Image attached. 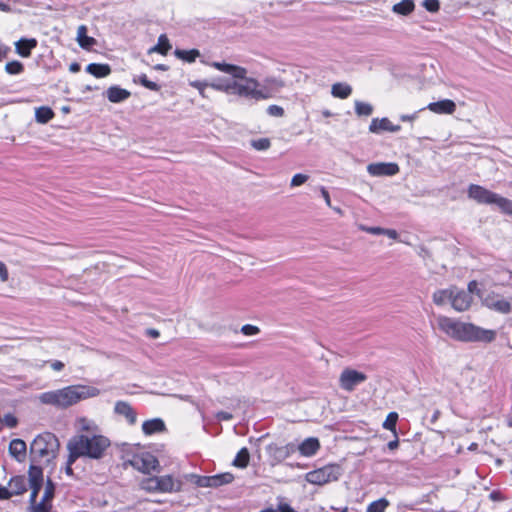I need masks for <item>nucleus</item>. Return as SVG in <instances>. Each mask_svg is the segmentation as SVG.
<instances>
[{"label": "nucleus", "instance_id": "6", "mask_svg": "<svg viewBox=\"0 0 512 512\" xmlns=\"http://www.w3.org/2000/svg\"><path fill=\"white\" fill-rule=\"evenodd\" d=\"M182 482L171 475L144 478L140 487L146 492L172 493L181 489Z\"/></svg>", "mask_w": 512, "mask_h": 512}, {"label": "nucleus", "instance_id": "10", "mask_svg": "<svg viewBox=\"0 0 512 512\" xmlns=\"http://www.w3.org/2000/svg\"><path fill=\"white\" fill-rule=\"evenodd\" d=\"M482 304L487 308L502 314H508L512 310L510 301L500 297L494 292H487L482 297Z\"/></svg>", "mask_w": 512, "mask_h": 512}, {"label": "nucleus", "instance_id": "21", "mask_svg": "<svg viewBox=\"0 0 512 512\" xmlns=\"http://www.w3.org/2000/svg\"><path fill=\"white\" fill-rule=\"evenodd\" d=\"M37 44L38 42L35 38H21L15 42L16 53L23 58H28Z\"/></svg>", "mask_w": 512, "mask_h": 512}, {"label": "nucleus", "instance_id": "51", "mask_svg": "<svg viewBox=\"0 0 512 512\" xmlns=\"http://www.w3.org/2000/svg\"><path fill=\"white\" fill-rule=\"evenodd\" d=\"M241 331L246 336H253L259 333V328L254 325L246 324L242 326Z\"/></svg>", "mask_w": 512, "mask_h": 512}, {"label": "nucleus", "instance_id": "26", "mask_svg": "<svg viewBox=\"0 0 512 512\" xmlns=\"http://www.w3.org/2000/svg\"><path fill=\"white\" fill-rule=\"evenodd\" d=\"M86 72L96 78H104L111 73V68L108 64L90 63L86 67Z\"/></svg>", "mask_w": 512, "mask_h": 512}, {"label": "nucleus", "instance_id": "42", "mask_svg": "<svg viewBox=\"0 0 512 512\" xmlns=\"http://www.w3.org/2000/svg\"><path fill=\"white\" fill-rule=\"evenodd\" d=\"M398 420V414L396 412H390L384 423L383 428L392 431L394 434H396V423Z\"/></svg>", "mask_w": 512, "mask_h": 512}, {"label": "nucleus", "instance_id": "45", "mask_svg": "<svg viewBox=\"0 0 512 512\" xmlns=\"http://www.w3.org/2000/svg\"><path fill=\"white\" fill-rule=\"evenodd\" d=\"M29 486L31 489V493H30V497H29V503H30V507H31L32 504L35 503L38 493L43 486V483H29Z\"/></svg>", "mask_w": 512, "mask_h": 512}, {"label": "nucleus", "instance_id": "62", "mask_svg": "<svg viewBox=\"0 0 512 512\" xmlns=\"http://www.w3.org/2000/svg\"><path fill=\"white\" fill-rule=\"evenodd\" d=\"M11 497V491L7 487H0V499H9Z\"/></svg>", "mask_w": 512, "mask_h": 512}, {"label": "nucleus", "instance_id": "59", "mask_svg": "<svg viewBox=\"0 0 512 512\" xmlns=\"http://www.w3.org/2000/svg\"><path fill=\"white\" fill-rule=\"evenodd\" d=\"M50 366L54 371H61L64 368V363L59 360L50 362Z\"/></svg>", "mask_w": 512, "mask_h": 512}, {"label": "nucleus", "instance_id": "29", "mask_svg": "<svg viewBox=\"0 0 512 512\" xmlns=\"http://www.w3.org/2000/svg\"><path fill=\"white\" fill-rule=\"evenodd\" d=\"M171 49V44L166 34H161L158 37V42L155 46L151 47L148 51L149 54L157 52L162 55H166Z\"/></svg>", "mask_w": 512, "mask_h": 512}, {"label": "nucleus", "instance_id": "3", "mask_svg": "<svg viewBox=\"0 0 512 512\" xmlns=\"http://www.w3.org/2000/svg\"><path fill=\"white\" fill-rule=\"evenodd\" d=\"M100 390L89 385H70L62 389L44 392L39 395L41 403L57 408H68L80 400L96 397Z\"/></svg>", "mask_w": 512, "mask_h": 512}, {"label": "nucleus", "instance_id": "60", "mask_svg": "<svg viewBox=\"0 0 512 512\" xmlns=\"http://www.w3.org/2000/svg\"><path fill=\"white\" fill-rule=\"evenodd\" d=\"M417 118V112L413 113V114H403L400 116V120L403 121V122H412L414 121L415 119Z\"/></svg>", "mask_w": 512, "mask_h": 512}, {"label": "nucleus", "instance_id": "32", "mask_svg": "<svg viewBox=\"0 0 512 512\" xmlns=\"http://www.w3.org/2000/svg\"><path fill=\"white\" fill-rule=\"evenodd\" d=\"M77 424L81 431L87 432L89 435L100 434V429L93 420L83 417L77 420Z\"/></svg>", "mask_w": 512, "mask_h": 512}, {"label": "nucleus", "instance_id": "19", "mask_svg": "<svg viewBox=\"0 0 512 512\" xmlns=\"http://www.w3.org/2000/svg\"><path fill=\"white\" fill-rule=\"evenodd\" d=\"M320 449V442L318 438L309 437L301 442L298 446L296 445V451L304 457L314 456Z\"/></svg>", "mask_w": 512, "mask_h": 512}, {"label": "nucleus", "instance_id": "35", "mask_svg": "<svg viewBox=\"0 0 512 512\" xmlns=\"http://www.w3.org/2000/svg\"><path fill=\"white\" fill-rule=\"evenodd\" d=\"M54 117V112L47 106H41L35 111V118L38 123H48Z\"/></svg>", "mask_w": 512, "mask_h": 512}, {"label": "nucleus", "instance_id": "18", "mask_svg": "<svg viewBox=\"0 0 512 512\" xmlns=\"http://www.w3.org/2000/svg\"><path fill=\"white\" fill-rule=\"evenodd\" d=\"M114 412L123 416L130 425H134L137 421V413L126 401H117L114 406Z\"/></svg>", "mask_w": 512, "mask_h": 512}, {"label": "nucleus", "instance_id": "24", "mask_svg": "<svg viewBox=\"0 0 512 512\" xmlns=\"http://www.w3.org/2000/svg\"><path fill=\"white\" fill-rule=\"evenodd\" d=\"M8 490L11 491V497L13 495H21L27 490V480L25 476L12 477L8 483Z\"/></svg>", "mask_w": 512, "mask_h": 512}, {"label": "nucleus", "instance_id": "27", "mask_svg": "<svg viewBox=\"0 0 512 512\" xmlns=\"http://www.w3.org/2000/svg\"><path fill=\"white\" fill-rule=\"evenodd\" d=\"M77 42L80 47L89 49L96 43V40L93 37L87 36V27L85 25H80L77 29Z\"/></svg>", "mask_w": 512, "mask_h": 512}, {"label": "nucleus", "instance_id": "14", "mask_svg": "<svg viewBox=\"0 0 512 512\" xmlns=\"http://www.w3.org/2000/svg\"><path fill=\"white\" fill-rule=\"evenodd\" d=\"M468 197L479 204L492 205L495 193L477 184H471L468 187Z\"/></svg>", "mask_w": 512, "mask_h": 512}, {"label": "nucleus", "instance_id": "4", "mask_svg": "<svg viewBox=\"0 0 512 512\" xmlns=\"http://www.w3.org/2000/svg\"><path fill=\"white\" fill-rule=\"evenodd\" d=\"M110 444V440L101 434L75 435L67 443L70 461H76L80 457L101 459Z\"/></svg>", "mask_w": 512, "mask_h": 512}, {"label": "nucleus", "instance_id": "1", "mask_svg": "<svg viewBox=\"0 0 512 512\" xmlns=\"http://www.w3.org/2000/svg\"><path fill=\"white\" fill-rule=\"evenodd\" d=\"M211 66L223 73L231 75L233 80L232 94L240 97L251 98L256 101L272 97L268 89L259 88V82L255 78L247 77V70L244 67L225 62H212Z\"/></svg>", "mask_w": 512, "mask_h": 512}, {"label": "nucleus", "instance_id": "53", "mask_svg": "<svg viewBox=\"0 0 512 512\" xmlns=\"http://www.w3.org/2000/svg\"><path fill=\"white\" fill-rule=\"evenodd\" d=\"M9 278L8 269L4 262L0 261V280L6 282Z\"/></svg>", "mask_w": 512, "mask_h": 512}, {"label": "nucleus", "instance_id": "15", "mask_svg": "<svg viewBox=\"0 0 512 512\" xmlns=\"http://www.w3.org/2000/svg\"><path fill=\"white\" fill-rule=\"evenodd\" d=\"M267 451L273 460L282 462L296 452V444L292 442L284 446L271 444L267 447Z\"/></svg>", "mask_w": 512, "mask_h": 512}, {"label": "nucleus", "instance_id": "40", "mask_svg": "<svg viewBox=\"0 0 512 512\" xmlns=\"http://www.w3.org/2000/svg\"><path fill=\"white\" fill-rule=\"evenodd\" d=\"M389 506V501L386 498H380L370 503L367 507L366 512H385Z\"/></svg>", "mask_w": 512, "mask_h": 512}, {"label": "nucleus", "instance_id": "41", "mask_svg": "<svg viewBox=\"0 0 512 512\" xmlns=\"http://www.w3.org/2000/svg\"><path fill=\"white\" fill-rule=\"evenodd\" d=\"M24 66L20 61L14 60L6 63L5 71L10 75H18L22 73Z\"/></svg>", "mask_w": 512, "mask_h": 512}, {"label": "nucleus", "instance_id": "52", "mask_svg": "<svg viewBox=\"0 0 512 512\" xmlns=\"http://www.w3.org/2000/svg\"><path fill=\"white\" fill-rule=\"evenodd\" d=\"M265 83L269 86H273L275 88H282L285 86V83L282 79L270 77L265 79Z\"/></svg>", "mask_w": 512, "mask_h": 512}, {"label": "nucleus", "instance_id": "28", "mask_svg": "<svg viewBox=\"0 0 512 512\" xmlns=\"http://www.w3.org/2000/svg\"><path fill=\"white\" fill-rule=\"evenodd\" d=\"M351 93L352 87L347 83L338 82L332 85L331 94L335 98L346 99L351 95Z\"/></svg>", "mask_w": 512, "mask_h": 512}, {"label": "nucleus", "instance_id": "5", "mask_svg": "<svg viewBox=\"0 0 512 512\" xmlns=\"http://www.w3.org/2000/svg\"><path fill=\"white\" fill-rule=\"evenodd\" d=\"M60 448L58 438L50 432L37 435L30 444V457L33 463L50 464L57 457Z\"/></svg>", "mask_w": 512, "mask_h": 512}, {"label": "nucleus", "instance_id": "50", "mask_svg": "<svg viewBox=\"0 0 512 512\" xmlns=\"http://www.w3.org/2000/svg\"><path fill=\"white\" fill-rule=\"evenodd\" d=\"M267 113L273 117H282L284 115V109L279 105H270L267 108Z\"/></svg>", "mask_w": 512, "mask_h": 512}, {"label": "nucleus", "instance_id": "36", "mask_svg": "<svg viewBox=\"0 0 512 512\" xmlns=\"http://www.w3.org/2000/svg\"><path fill=\"white\" fill-rule=\"evenodd\" d=\"M210 87L217 91L225 92L227 94H232L233 90V80H227V79H218L213 81L210 84Z\"/></svg>", "mask_w": 512, "mask_h": 512}, {"label": "nucleus", "instance_id": "43", "mask_svg": "<svg viewBox=\"0 0 512 512\" xmlns=\"http://www.w3.org/2000/svg\"><path fill=\"white\" fill-rule=\"evenodd\" d=\"M134 82L140 83L142 86H144L145 88H147L151 91H159L160 90V86L157 83L150 81L145 74H141L138 77V80L134 79Z\"/></svg>", "mask_w": 512, "mask_h": 512}, {"label": "nucleus", "instance_id": "55", "mask_svg": "<svg viewBox=\"0 0 512 512\" xmlns=\"http://www.w3.org/2000/svg\"><path fill=\"white\" fill-rule=\"evenodd\" d=\"M216 418L220 421H229L233 418V415L226 411H219L216 414Z\"/></svg>", "mask_w": 512, "mask_h": 512}, {"label": "nucleus", "instance_id": "8", "mask_svg": "<svg viewBox=\"0 0 512 512\" xmlns=\"http://www.w3.org/2000/svg\"><path fill=\"white\" fill-rule=\"evenodd\" d=\"M128 463L134 469L145 474H150L152 471L157 470L159 466L158 459L148 452L133 455L132 458L128 460Z\"/></svg>", "mask_w": 512, "mask_h": 512}, {"label": "nucleus", "instance_id": "17", "mask_svg": "<svg viewBox=\"0 0 512 512\" xmlns=\"http://www.w3.org/2000/svg\"><path fill=\"white\" fill-rule=\"evenodd\" d=\"M401 126L400 125H394L392 122L384 117V118H373L371 120V123L369 125V131L371 133L378 134L381 131H389V132H398L400 131Z\"/></svg>", "mask_w": 512, "mask_h": 512}, {"label": "nucleus", "instance_id": "39", "mask_svg": "<svg viewBox=\"0 0 512 512\" xmlns=\"http://www.w3.org/2000/svg\"><path fill=\"white\" fill-rule=\"evenodd\" d=\"M29 483H43L42 468L31 464L28 471Z\"/></svg>", "mask_w": 512, "mask_h": 512}, {"label": "nucleus", "instance_id": "56", "mask_svg": "<svg viewBox=\"0 0 512 512\" xmlns=\"http://www.w3.org/2000/svg\"><path fill=\"white\" fill-rule=\"evenodd\" d=\"M320 192H321V195H322V197H323V199H324V201H325L326 205H327L328 207H331V208H332L331 200H330V195H329L328 190H327L325 187L321 186V187H320Z\"/></svg>", "mask_w": 512, "mask_h": 512}, {"label": "nucleus", "instance_id": "20", "mask_svg": "<svg viewBox=\"0 0 512 512\" xmlns=\"http://www.w3.org/2000/svg\"><path fill=\"white\" fill-rule=\"evenodd\" d=\"M427 109L436 114H453L456 110V104L450 99H444L429 103Z\"/></svg>", "mask_w": 512, "mask_h": 512}, {"label": "nucleus", "instance_id": "16", "mask_svg": "<svg viewBox=\"0 0 512 512\" xmlns=\"http://www.w3.org/2000/svg\"><path fill=\"white\" fill-rule=\"evenodd\" d=\"M472 303V296L464 290H460L457 287H453V293L451 298L452 307L458 311H466Z\"/></svg>", "mask_w": 512, "mask_h": 512}, {"label": "nucleus", "instance_id": "61", "mask_svg": "<svg viewBox=\"0 0 512 512\" xmlns=\"http://www.w3.org/2000/svg\"><path fill=\"white\" fill-rule=\"evenodd\" d=\"M382 235H386V236H388L391 239H397V237H398L397 231L393 230V229H385V228H383Z\"/></svg>", "mask_w": 512, "mask_h": 512}, {"label": "nucleus", "instance_id": "12", "mask_svg": "<svg viewBox=\"0 0 512 512\" xmlns=\"http://www.w3.org/2000/svg\"><path fill=\"white\" fill-rule=\"evenodd\" d=\"M234 480L231 473H222L213 476H198L196 484L199 487H212L217 488L224 484H229Z\"/></svg>", "mask_w": 512, "mask_h": 512}, {"label": "nucleus", "instance_id": "13", "mask_svg": "<svg viewBox=\"0 0 512 512\" xmlns=\"http://www.w3.org/2000/svg\"><path fill=\"white\" fill-rule=\"evenodd\" d=\"M367 172L373 177L394 176L399 172V166L393 162H377L367 166Z\"/></svg>", "mask_w": 512, "mask_h": 512}, {"label": "nucleus", "instance_id": "22", "mask_svg": "<svg viewBox=\"0 0 512 512\" xmlns=\"http://www.w3.org/2000/svg\"><path fill=\"white\" fill-rule=\"evenodd\" d=\"M9 453L17 461L22 462L26 458L27 445L22 439H13L9 444Z\"/></svg>", "mask_w": 512, "mask_h": 512}, {"label": "nucleus", "instance_id": "38", "mask_svg": "<svg viewBox=\"0 0 512 512\" xmlns=\"http://www.w3.org/2000/svg\"><path fill=\"white\" fill-rule=\"evenodd\" d=\"M355 113L357 116H370L373 113V106L370 103L355 101Z\"/></svg>", "mask_w": 512, "mask_h": 512}, {"label": "nucleus", "instance_id": "31", "mask_svg": "<svg viewBox=\"0 0 512 512\" xmlns=\"http://www.w3.org/2000/svg\"><path fill=\"white\" fill-rule=\"evenodd\" d=\"M415 8L413 0H402L396 3L392 7V11L399 15H409Z\"/></svg>", "mask_w": 512, "mask_h": 512}, {"label": "nucleus", "instance_id": "46", "mask_svg": "<svg viewBox=\"0 0 512 512\" xmlns=\"http://www.w3.org/2000/svg\"><path fill=\"white\" fill-rule=\"evenodd\" d=\"M466 292L469 293L470 295L476 294L481 300H482V297L486 294L485 292H483L481 289L478 288V283L475 280L470 281L468 283V291H466Z\"/></svg>", "mask_w": 512, "mask_h": 512}, {"label": "nucleus", "instance_id": "57", "mask_svg": "<svg viewBox=\"0 0 512 512\" xmlns=\"http://www.w3.org/2000/svg\"><path fill=\"white\" fill-rule=\"evenodd\" d=\"M278 512H296L288 503L280 502L278 504Z\"/></svg>", "mask_w": 512, "mask_h": 512}, {"label": "nucleus", "instance_id": "49", "mask_svg": "<svg viewBox=\"0 0 512 512\" xmlns=\"http://www.w3.org/2000/svg\"><path fill=\"white\" fill-rule=\"evenodd\" d=\"M423 6L427 11L434 13L439 10L440 3L438 0H424Z\"/></svg>", "mask_w": 512, "mask_h": 512}, {"label": "nucleus", "instance_id": "58", "mask_svg": "<svg viewBox=\"0 0 512 512\" xmlns=\"http://www.w3.org/2000/svg\"><path fill=\"white\" fill-rule=\"evenodd\" d=\"M76 461H70V453L68 454V458H67V461H66V466H65V473L68 475V476H73L74 473H73V469H72V465L75 463Z\"/></svg>", "mask_w": 512, "mask_h": 512}, {"label": "nucleus", "instance_id": "37", "mask_svg": "<svg viewBox=\"0 0 512 512\" xmlns=\"http://www.w3.org/2000/svg\"><path fill=\"white\" fill-rule=\"evenodd\" d=\"M249 459H250L249 451L246 447H243L238 451V453L233 461V465L236 467H239V468H246L249 463Z\"/></svg>", "mask_w": 512, "mask_h": 512}, {"label": "nucleus", "instance_id": "25", "mask_svg": "<svg viewBox=\"0 0 512 512\" xmlns=\"http://www.w3.org/2000/svg\"><path fill=\"white\" fill-rule=\"evenodd\" d=\"M143 433L146 435H152L165 430V424L162 419L154 418L147 420L142 424Z\"/></svg>", "mask_w": 512, "mask_h": 512}, {"label": "nucleus", "instance_id": "54", "mask_svg": "<svg viewBox=\"0 0 512 512\" xmlns=\"http://www.w3.org/2000/svg\"><path fill=\"white\" fill-rule=\"evenodd\" d=\"M360 228H361V230L366 231L367 233L373 234V235H382V233H383V228H381V227L361 226Z\"/></svg>", "mask_w": 512, "mask_h": 512}, {"label": "nucleus", "instance_id": "64", "mask_svg": "<svg viewBox=\"0 0 512 512\" xmlns=\"http://www.w3.org/2000/svg\"><path fill=\"white\" fill-rule=\"evenodd\" d=\"M146 334L151 338H158L160 336V332L154 328L147 329Z\"/></svg>", "mask_w": 512, "mask_h": 512}, {"label": "nucleus", "instance_id": "30", "mask_svg": "<svg viewBox=\"0 0 512 512\" xmlns=\"http://www.w3.org/2000/svg\"><path fill=\"white\" fill-rule=\"evenodd\" d=\"M492 205H496L501 212L512 215V200L495 193Z\"/></svg>", "mask_w": 512, "mask_h": 512}, {"label": "nucleus", "instance_id": "7", "mask_svg": "<svg viewBox=\"0 0 512 512\" xmlns=\"http://www.w3.org/2000/svg\"><path fill=\"white\" fill-rule=\"evenodd\" d=\"M341 475V468L336 464L325 465L319 469L306 474V480L315 485H324L338 480Z\"/></svg>", "mask_w": 512, "mask_h": 512}, {"label": "nucleus", "instance_id": "33", "mask_svg": "<svg viewBox=\"0 0 512 512\" xmlns=\"http://www.w3.org/2000/svg\"><path fill=\"white\" fill-rule=\"evenodd\" d=\"M174 55L180 60H183L188 63H193L200 56V51L198 49H176L174 51Z\"/></svg>", "mask_w": 512, "mask_h": 512}, {"label": "nucleus", "instance_id": "11", "mask_svg": "<svg viewBox=\"0 0 512 512\" xmlns=\"http://www.w3.org/2000/svg\"><path fill=\"white\" fill-rule=\"evenodd\" d=\"M54 494L55 485L50 479H48L41 501L39 503L35 501V503L30 507V512H50L52 508L51 501L54 498Z\"/></svg>", "mask_w": 512, "mask_h": 512}, {"label": "nucleus", "instance_id": "63", "mask_svg": "<svg viewBox=\"0 0 512 512\" xmlns=\"http://www.w3.org/2000/svg\"><path fill=\"white\" fill-rule=\"evenodd\" d=\"M9 51H10V48L8 46L0 44V61L7 57Z\"/></svg>", "mask_w": 512, "mask_h": 512}, {"label": "nucleus", "instance_id": "44", "mask_svg": "<svg viewBox=\"0 0 512 512\" xmlns=\"http://www.w3.org/2000/svg\"><path fill=\"white\" fill-rule=\"evenodd\" d=\"M270 140L268 138H260L257 140H253L251 145L254 149L258 151L267 150L270 147Z\"/></svg>", "mask_w": 512, "mask_h": 512}, {"label": "nucleus", "instance_id": "48", "mask_svg": "<svg viewBox=\"0 0 512 512\" xmlns=\"http://www.w3.org/2000/svg\"><path fill=\"white\" fill-rule=\"evenodd\" d=\"M308 180V175L298 173L295 174L291 179V187H297L304 184Z\"/></svg>", "mask_w": 512, "mask_h": 512}, {"label": "nucleus", "instance_id": "23", "mask_svg": "<svg viewBox=\"0 0 512 512\" xmlns=\"http://www.w3.org/2000/svg\"><path fill=\"white\" fill-rule=\"evenodd\" d=\"M131 93L119 86H111L106 91L108 100L112 103H120L130 97Z\"/></svg>", "mask_w": 512, "mask_h": 512}, {"label": "nucleus", "instance_id": "9", "mask_svg": "<svg viewBox=\"0 0 512 512\" xmlns=\"http://www.w3.org/2000/svg\"><path fill=\"white\" fill-rule=\"evenodd\" d=\"M366 379L367 376L364 373L347 368L344 369L340 374L339 383L343 390L351 392L355 389L356 386L365 382Z\"/></svg>", "mask_w": 512, "mask_h": 512}, {"label": "nucleus", "instance_id": "2", "mask_svg": "<svg viewBox=\"0 0 512 512\" xmlns=\"http://www.w3.org/2000/svg\"><path fill=\"white\" fill-rule=\"evenodd\" d=\"M436 320L443 333L458 341L490 343L496 338L494 330L484 329L471 323L460 322L443 315L438 316Z\"/></svg>", "mask_w": 512, "mask_h": 512}, {"label": "nucleus", "instance_id": "47", "mask_svg": "<svg viewBox=\"0 0 512 512\" xmlns=\"http://www.w3.org/2000/svg\"><path fill=\"white\" fill-rule=\"evenodd\" d=\"M17 423V418L11 413L5 414L3 419H1V426L5 424L9 428H14L16 427Z\"/></svg>", "mask_w": 512, "mask_h": 512}, {"label": "nucleus", "instance_id": "34", "mask_svg": "<svg viewBox=\"0 0 512 512\" xmlns=\"http://www.w3.org/2000/svg\"><path fill=\"white\" fill-rule=\"evenodd\" d=\"M452 293L453 287L448 289L437 290L433 294V302L438 306H442L448 301L451 302Z\"/></svg>", "mask_w": 512, "mask_h": 512}]
</instances>
